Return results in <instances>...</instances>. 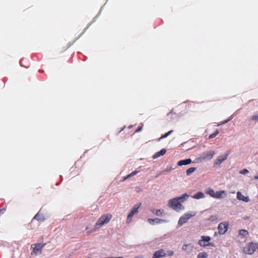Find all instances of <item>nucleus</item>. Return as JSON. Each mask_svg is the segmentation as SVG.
I'll use <instances>...</instances> for the list:
<instances>
[{
  "label": "nucleus",
  "mask_w": 258,
  "mask_h": 258,
  "mask_svg": "<svg viewBox=\"0 0 258 258\" xmlns=\"http://www.w3.org/2000/svg\"><path fill=\"white\" fill-rule=\"evenodd\" d=\"M43 246L44 244L41 243L32 244L31 246V254L35 255L41 254Z\"/></svg>",
  "instance_id": "423d86ee"
},
{
  "label": "nucleus",
  "mask_w": 258,
  "mask_h": 258,
  "mask_svg": "<svg viewBox=\"0 0 258 258\" xmlns=\"http://www.w3.org/2000/svg\"><path fill=\"white\" fill-rule=\"evenodd\" d=\"M148 222L150 224L152 225H154L156 224H160L166 222L165 220H162L159 218H155V219H149L148 220Z\"/></svg>",
  "instance_id": "ddd939ff"
},
{
  "label": "nucleus",
  "mask_w": 258,
  "mask_h": 258,
  "mask_svg": "<svg viewBox=\"0 0 258 258\" xmlns=\"http://www.w3.org/2000/svg\"><path fill=\"white\" fill-rule=\"evenodd\" d=\"M192 198L197 200L204 199L205 198V195L202 191H199L193 195Z\"/></svg>",
  "instance_id": "f3484780"
},
{
  "label": "nucleus",
  "mask_w": 258,
  "mask_h": 258,
  "mask_svg": "<svg viewBox=\"0 0 258 258\" xmlns=\"http://www.w3.org/2000/svg\"><path fill=\"white\" fill-rule=\"evenodd\" d=\"M249 173V171L247 169H243L239 171V173L242 175H246Z\"/></svg>",
  "instance_id": "a878e982"
},
{
  "label": "nucleus",
  "mask_w": 258,
  "mask_h": 258,
  "mask_svg": "<svg viewBox=\"0 0 258 258\" xmlns=\"http://www.w3.org/2000/svg\"><path fill=\"white\" fill-rule=\"evenodd\" d=\"M197 212L194 211L184 213L179 218L178 221V225L179 226H181L183 224L186 223L191 218L195 216Z\"/></svg>",
  "instance_id": "20e7f679"
},
{
  "label": "nucleus",
  "mask_w": 258,
  "mask_h": 258,
  "mask_svg": "<svg viewBox=\"0 0 258 258\" xmlns=\"http://www.w3.org/2000/svg\"><path fill=\"white\" fill-rule=\"evenodd\" d=\"M165 153H166V150L164 149H163L161 150H160L159 152H158L156 153L153 156V158L154 159H156L157 158L161 156H162V155H164L165 154Z\"/></svg>",
  "instance_id": "a211bd4d"
},
{
  "label": "nucleus",
  "mask_w": 258,
  "mask_h": 258,
  "mask_svg": "<svg viewBox=\"0 0 258 258\" xmlns=\"http://www.w3.org/2000/svg\"><path fill=\"white\" fill-rule=\"evenodd\" d=\"M194 246L192 243H185L182 246V249L187 252H190L194 249Z\"/></svg>",
  "instance_id": "4468645a"
},
{
  "label": "nucleus",
  "mask_w": 258,
  "mask_h": 258,
  "mask_svg": "<svg viewBox=\"0 0 258 258\" xmlns=\"http://www.w3.org/2000/svg\"><path fill=\"white\" fill-rule=\"evenodd\" d=\"M34 218L37 219V220H40V221H42L44 219V218L42 217V215L40 213L36 214L35 215Z\"/></svg>",
  "instance_id": "393cba45"
},
{
  "label": "nucleus",
  "mask_w": 258,
  "mask_h": 258,
  "mask_svg": "<svg viewBox=\"0 0 258 258\" xmlns=\"http://www.w3.org/2000/svg\"><path fill=\"white\" fill-rule=\"evenodd\" d=\"M196 170V168L190 167L186 170V174L187 175H190Z\"/></svg>",
  "instance_id": "4be33fe9"
},
{
  "label": "nucleus",
  "mask_w": 258,
  "mask_h": 258,
  "mask_svg": "<svg viewBox=\"0 0 258 258\" xmlns=\"http://www.w3.org/2000/svg\"><path fill=\"white\" fill-rule=\"evenodd\" d=\"M206 194L215 199H222L227 197V192L224 190H215L211 187H208L205 191Z\"/></svg>",
  "instance_id": "f257e3e1"
},
{
  "label": "nucleus",
  "mask_w": 258,
  "mask_h": 258,
  "mask_svg": "<svg viewBox=\"0 0 258 258\" xmlns=\"http://www.w3.org/2000/svg\"><path fill=\"white\" fill-rule=\"evenodd\" d=\"M188 196L186 194H184L182 196L180 197L176 198L180 202H184V201L186 200Z\"/></svg>",
  "instance_id": "aec40b11"
},
{
  "label": "nucleus",
  "mask_w": 258,
  "mask_h": 258,
  "mask_svg": "<svg viewBox=\"0 0 258 258\" xmlns=\"http://www.w3.org/2000/svg\"><path fill=\"white\" fill-rule=\"evenodd\" d=\"M112 218V215L110 213H105L102 215L95 223V229L97 230L103 225L108 224Z\"/></svg>",
  "instance_id": "f03ea898"
},
{
  "label": "nucleus",
  "mask_w": 258,
  "mask_h": 258,
  "mask_svg": "<svg viewBox=\"0 0 258 258\" xmlns=\"http://www.w3.org/2000/svg\"><path fill=\"white\" fill-rule=\"evenodd\" d=\"M209 219L210 221H213L216 219V217L215 216H213L210 217Z\"/></svg>",
  "instance_id": "2f4dec72"
},
{
  "label": "nucleus",
  "mask_w": 258,
  "mask_h": 258,
  "mask_svg": "<svg viewBox=\"0 0 258 258\" xmlns=\"http://www.w3.org/2000/svg\"><path fill=\"white\" fill-rule=\"evenodd\" d=\"M257 247L256 243H249L246 245L243 248V252L248 254H252Z\"/></svg>",
  "instance_id": "6e6552de"
},
{
  "label": "nucleus",
  "mask_w": 258,
  "mask_h": 258,
  "mask_svg": "<svg viewBox=\"0 0 258 258\" xmlns=\"http://www.w3.org/2000/svg\"><path fill=\"white\" fill-rule=\"evenodd\" d=\"M228 227L229 223L227 221L219 223L217 228L219 234L220 235L225 234L228 230Z\"/></svg>",
  "instance_id": "1a4fd4ad"
},
{
  "label": "nucleus",
  "mask_w": 258,
  "mask_h": 258,
  "mask_svg": "<svg viewBox=\"0 0 258 258\" xmlns=\"http://www.w3.org/2000/svg\"><path fill=\"white\" fill-rule=\"evenodd\" d=\"M198 243L200 246L203 247L215 246L213 242L211 241V237L208 235L201 236L198 240Z\"/></svg>",
  "instance_id": "39448f33"
},
{
  "label": "nucleus",
  "mask_w": 258,
  "mask_h": 258,
  "mask_svg": "<svg viewBox=\"0 0 258 258\" xmlns=\"http://www.w3.org/2000/svg\"><path fill=\"white\" fill-rule=\"evenodd\" d=\"M164 214V210L162 209H159L157 210H156L155 212V214H156L157 216H161Z\"/></svg>",
  "instance_id": "b1692460"
},
{
  "label": "nucleus",
  "mask_w": 258,
  "mask_h": 258,
  "mask_svg": "<svg viewBox=\"0 0 258 258\" xmlns=\"http://www.w3.org/2000/svg\"><path fill=\"white\" fill-rule=\"evenodd\" d=\"M236 199L244 203H249L250 201L249 197L246 194L240 191H238L236 192Z\"/></svg>",
  "instance_id": "9d476101"
},
{
  "label": "nucleus",
  "mask_w": 258,
  "mask_h": 258,
  "mask_svg": "<svg viewBox=\"0 0 258 258\" xmlns=\"http://www.w3.org/2000/svg\"><path fill=\"white\" fill-rule=\"evenodd\" d=\"M208 254L206 252H200L198 255L197 258H208Z\"/></svg>",
  "instance_id": "6ab92c4d"
},
{
  "label": "nucleus",
  "mask_w": 258,
  "mask_h": 258,
  "mask_svg": "<svg viewBox=\"0 0 258 258\" xmlns=\"http://www.w3.org/2000/svg\"><path fill=\"white\" fill-rule=\"evenodd\" d=\"M138 173V171H137V170H135V171H133L131 173H130V174H128L126 177H125L123 179V180H125L127 178H130L134 175H135L136 174H137V173Z\"/></svg>",
  "instance_id": "5701e85b"
},
{
  "label": "nucleus",
  "mask_w": 258,
  "mask_h": 258,
  "mask_svg": "<svg viewBox=\"0 0 258 258\" xmlns=\"http://www.w3.org/2000/svg\"><path fill=\"white\" fill-rule=\"evenodd\" d=\"M141 206V204L135 205L131 209L130 212L128 214L126 218V223H130L132 221L133 217L137 214L139 212V209Z\"/></svg>",
  "instance_id": "0eeeda50"
},
{
  "label": "nucleus",
  "mask_w": 258,
  "mask_h": 258,
  "mask_svg": "<svg viewBox=\"0 0 258 258\" xmlns=\"http://www.w3.org/2000/svg\"><path fill=\"white\" fill-rule=\"evenodd\" d=\"M240 234L245 235L247 234V231L245 230H242L240 231Z\"/></svg>",
  "instance_id": "7c9ffc66"
},
{
  "label": "nucleus",
  "mask_w": 258,
  "mask_h": 258,
  "mask_svg": "<svg viewBox=\"0 0 258 258\" xmlns=\"http://www.w3.org/2000/svg\"><path fill=\"white\" fill-rule=\"evenodd\" d=\"M251 119L254 121H258V113L253 115L251 116Z\"/></svg>",
  "instance_id": "bb28decb"
},
{
  "label": "nucleus",
  "mask_w": 258,
  "mask_h": 258,
  "mask_svg": "<svg viewBox=\"0 0 258 258\" xmlns=\"http://www.w3.org/2000/svg\"><path fill=\"white\" fill-rule=\"evenodd\" d=\"M168 206L178 212L184 209L183 206L176 198L169 200L168 202Z\"/></svg>",
  "instance_id": "7ed1b4c3"
},
{
  "label": "nucleus",
  "mask_w": 258,
  "mask_h": 258,
  "mask_svg": "<svg viewBox=\"0 0 258 258\" xmlns=\"http://www.w3.org/2000/svg\"><path fill=\"white\" fill-rule=\"evenodd\" d=\"M232 116H231L230 117H229V118L225 121H224L223 122L221 123H219L218 124V126H219L221 124H225V123H226L227 122H228L229 121H230L231 119H232Z\"/></svg>",
  "instance_id": "c85d7f7f"
},
{
  "label": "nucleus",
  "mask_w": 258,
  "mask_h": 258,
  "mask_svg": "<svg viewBox=\"0 0 258 258\" xmlns=\"http://www.w3.org/2000/svg\"><path fill=\"white\" fill-rule=\"evenodd\" d=\"M165 256V251L163 249H160L159 250L156 251L152 258H160L162 257Z\"/></svg>",
  "instance_id": "2eb2a0df"
},
{
  "label": "nucleus",
  "mask_w": 258,
  "mask_h": 258,
  "mask_svg": "<svg viewBox=\"0 0 258 258\" xmlns=\"http://www.w3.org/2000/svg\"><path fill=\"white\" fill-rule=\"evenodd\" d=\"M253 178L255 180H258V173L256 175L253 177Z\"/></svg>",
  "instance_id": "473e14b6"
},
{
  "label": "nucleus",
  "mask_w": 258,
  "mask_h": 258,
  "mask_svg": "<svg viewBox=\"0 0 258 258\" xmlns=\"http://www.w3.org/2000/svg\"><path fill=\"white\" fill-rule=\"evenodd\" d=\"M142 127H141L139 128L137 130V132H140V131H142Z\"/></svg>",
  "instance_id": "72a5a7b5"
},
{
  "label": "nucleus",
  "mask_w": 258,
  "mask_h": 258,
  "mask_svg": "<svg viewBox=\"0 0 258 258\" xmlns=\"http://www.w3.org/2000/svg\"><path fill=\"white\" fill-rule=\"evenodd\" d=\"M192 161L190 159H187L185 160H182L177 162L178 166H183L189 164L191 163Z\"/></svg>",
  "instance_id": "dca6fc26"
},
{
  "label": "nucleus",
  "mask_w": 258,
  "mask_h": 258,
  "mask_svg": "<svg viewBox=\"0 0 258 258\" xmlns=\"http://www.w3.org/2000/svg\"><path fill=\"white\" fill-rule=\"evenodd\" d=\"M218 134H219L218 131L216 130L214 133H213L209 136V138L212 139V138L215 137L216 136H217L218 135Z\"/></svg>",
  "instance_id": "cd10ccee"
},
{
  "label": "nucleus",
  "mask_w": 258,
  "mask_h": 258,
  "mask_svg": "<svg viewBox=\"0 0 258 258\" xmlns=\"http://www.w3.org/2000/svg\"><path fill=\"white\" fill-rule=\"evenodd\" d=\"M165 256H171L174 255V251L172 250H167L166 251H165Z\"/></svg>",
  "instance_id": "412c9836"
},
{
  "label": "nucleus",
  "mask_w": 258,
  "mask_h": 258,
  "mask_svg": "<svg viewBox=\"0 0 258 258\" xmlns=\"http://www.w3.org/2000/svg\"><path fill=\"white\" fill-rule=\"evenodd\" d=\"M172 131H169L167 133H166L164 136H162L161 137H160V139H163V138H166L167 137H168L169 135H170V134L172 133Z\"/></svg>",
  "instance_id": "c756f323"
},
{
  "label": "nucleus",
  "mask_w": 258,
  "mask_h": 258,
  "mask_svg": "<svg viewBox=\"0 0 258 258\" xmlns=\"http://www.w3.org/2000/svg\"><path fill=\"white\" fill-rule=\"evenodd\" d=\"M215 154V152L214 151H207L202 153L200 159L202 160H210L213 158Z\"/></svg>",
  "instance_id": "f8f14e48"
},
{
  "label": "nucleus",
  "mask_w": 258,
  "mask_h": 258,
  "mask_svg": "<svg viewBox=\"0 0 258 258\" xmlns=\"http://www.w3.org/2000/svg\"><path fill=\"white\" fill-rule=\"evenodd\" d=\"M229 155L228 153H225L219 156L214 161V165L219 166L224 161H225Z\"/></svg>",
  "instance_id": "9b49d317"
}]
</instances>
